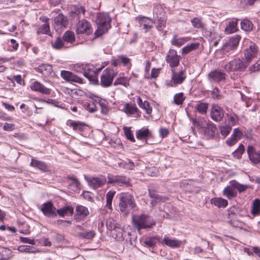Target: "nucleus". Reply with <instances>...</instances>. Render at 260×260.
<instances>
[{
  "mask_svg": "<svg viewBox=\"0 0 260 260\" xmlns=\"http://www.w3.org/2000/svg\"><path fill=\"white\" fill-rule=\"evenodd\" d=\"M231 129L232 127L227 125H225L220 127V133L221 135L224 136H226L228 135H229Z\"/></svg>",
  "mask_w": 260,
  "mask_h": 260,
  "instance_id": "bf43d9fd",
  "label": "nucleus"
},
{
  "mask_svg": "<svg viewBox=\"0 0 260 260\" xmlns=\"http://www.w3.org/2000/svg\"><path fill=\"white\" fill-rule=\"evenodd\" d=\"M89 213L87 208L82 205H78L76 208L75 219L77 220H83Z\"/></svg>",
  "mask_w": 260,
  "mask_h": 260,
  "instance_id": "dca6fc26",
  "label": "nucleus"
},
{
  "mask_svg": "<svg viewBox=\"0 0 260 260\" xmlns=\"http://www.w3.org/2000/svg\"><path fill=\"white\" fill-rule=\"evenodd\" d=\"M260 212V200L255 199L253 202L251 213L253 215L258 214Z\"/></svg>",
  "mask_w": 260,
  "mask_h": 260,
  "instance_id": "8fccbe9b",
  "label": "nucleus"
},
{
  "mask_svg": "<svg viewBox=\"0 0 260 260\" xmlns=\"http://www.w3.org/2000/svg\"><path fill=\"white\" fill-rule=\"evenodd\" d=\"M106 226L109 230L121 231L122 230L117 225L115 221L112 218H109L106 221Z\"/></svg>",
  "mask_w": 260,
  "mask_h": 260,
  "instance_id": "79ce46f5",
  "label": "nucleus"
},
{
  "mask_svg": "<svg viewBox=\"0 0 260 260\" xmlns=\"http://www.w3.org/2000/svg\"><path fill=\"white\" fill-rule=\"evenodd\" d=\"M85 178L88 185L94 189L101 187L107 182L106 177L102 175L89 177L85 176Z\"/></svg>",
  "mask_w": 260,
  "mask_h": 260,
  "instance_id": "39448f33",
  "label": "nucleus"
},
{
  "mask_svg": "<svg viewBox=\"0 0 260 260\" xmlns=\"http://www.w3.org/2000/svg\"><path fill=\"white\" fill-rule=\"evenodd\" d=\"M62 39L63 41L72 43L75 41V34L72 31H67L64 34Z\"/></svg>",
  "mask_w": 260,
  "mask_h": 260,
  "instance_id": "37998d69",
  "label": "nucleus"
},
{
  "mask_svg": "<svg viewBox=\"0 0 260 260\" xmlns=\"http://www.w3.org/2000/svg\"><path fill=\"white\" fill-rule=\"evenodd\" d=\"M180 56L178 55L177 51L170 49L166 56V61L171 68L177 67L180 62Z\"/></svg>",
  "mask_w": 260,
  "mask_h": 260,
  "instance_id": "6e6552de",
  "label": "nucleus"
},
{
  "mask_svg": "<svg viewBox=\"0 0 260 260\" xmlns=\"http://www.w3.org/2000/svg\"><path fill=\"white\" fill-rule=\"evenodd\" d=\"M70 68L76 72L81 73L83 71L84 76L89 81H98L96 72L90 69L85 71V66L83 64H73L70 66Z\"/></svg>",
  "mask_w": 260,
  "mask_h": 260,
  "instance_id": "20e7f679",
  "label": "nucleus"
},
{
  "mask_svg": "<svg viewBox=\"0 0 260 260\" xmlns=\"http://www.w3.org/2000/svg\"><path fill=\"white\" fill-rule=\"evenodd\" d=\"M110 21L111 18L107 14L100 13L97 15L95 22L98 28L94 32L96 37L102 36L110 28Z\"/></svg>",
  "mask_w": 260,
  "mask_h": 260,
  "instance_id": "f257e3e1",
  "label": "nucleus"
},
{
  "mask_svg": "<svg viewBox=\"0 0 260 260\" xmlns=\"http://www.w3.org/2000/svg\"><path fill=\"white\" fill-rule=\"evenodd\" d=\"M192 122L194 126L203 128L204 130L208 126L210 121L204 117H200L198 118H193Z\"/></svg>",
  "mask_w": 260,
  "mask_h": 260,
  "instance_id": "b1692460",
  "label": "nucleus"
},
{
  "mask_svg": "<svg viewBox=\"0 0 260 260\" xmlns=\"http://www.w3.org/2000/svg\"><path fill=\"white\" fill-rule=\"evenodd\" d=\"M249 63L246 60H242L237 59V71H243L249 65Z\"/></svg>",
  "mask_w": 260,
  "mask_h": 260,
  "instance_id": "864d4df0",
  "label": "nucleus"
},
{
  "mask_svg": "<svg viewBox=\"0 0 260 260\" xmlns=\"http://www.w3.org/2000/svg\"><path fill=\"white\" fill-rule=\"evenodd\" d=\"M137 104L139 106L145 110L147 114H150L152 112V108L150 107L149 103L148 101H145L143 102L140 97H138L137 101Z\"/></svg>",
  "mask_w": 260,
  "mask_h": 260,
  "instance_id": "c85d7f7f",
  "label": "nucleus"
},
{
  "mask_svg": "<svg viewBox=\"0 0 260 260\" xmlns=\"http://www.w3.org/2000/svg\"><path fill=\"white\" fill-rule=\"evenodd\" d=\"M121 212L126 213L136 206L133 196L128 193L123 192L120 194V202L119 204Z\"/></svg>",
  "mask_w": 260,
  "mask_h": 260,
  "instance_id": "7ed1b4c3",
  "label": "nucleus"
},
{
  "mask_svg": "<svg viewBox=\"0 0 260 260\" xmlns=\"http://www.w3.org/2000/svg\"><path fill=\"white\" fill-rule=\"evenodd\" d=\"M30 165L31 167L37 168L44 172H46L49 171L48 167L45 162L34 158L31 159Z\"/></svg>",
  "mask_w": 260,
  "mask_h": 260,
  "instance_id": "412c9836",
  "label": "nucleus"
},
{
  "mask_svg": "<svg viewBox=\"0 0 260 260\" xmlns=\"http://www.w3.org/2000/svg\"><path fill=\"white\" fill-rule=\"evenodd\" d=\"M216 132V128L214 124L211 121L208 124V126L204 129L205 134L209 137H213Z\"/></svg>",
  "mask_w": 260,
  "mask_h": 260,
  "instance_id": "2f4dec72",
  "label": "nucleus"
},
{
  "mask_svg": "<svg viewBox=\"0 0 260 260\" xmlns=\"http://www.w3.org/2000/svg\"><path fill=\"white\" fill-rule=\"evenodd\" d=\"M211 203L218 208H225L228 205V201L221 198H213Z\"/></svg>",
  "mask_w": 260,
  "mask_h": 260,
  "instance_id": "473e14b6",
  "label": "nucleus"
},
{
  "mask_svg": "<svg viewBox=\"0 0 260 260\" xmlns=\"http://www.w3.org/2000/svg\"><path fill=\"white\" fill-rule=\"evenodd\" d=\"M74 212V209L71 206H65L62 208L56 210L57 213L60 216L64 217L65 216L72 215Z\"/></svg>",
  "mask_w": 260,
  "mask_h": 260,
  "instance_id": "a878e982",
  "label": "nucleus"
},
{
  "mask_svg": "<svg viewBox=\"0 0 260 260\" xmlns=\"http://www.w3.org/2000/svg\"><path fill=\"white\" fill-rule=\"evenodd\" d=\"M93 29L89 22L83 19L79 21L77 24L76 32L77 34H84L88 36L92 34Z\"/></svg>",
  "mask_w": 260,
  "mask_h": 260,
  "instance_id": "423d86ee",
  "label": "nucleus"
},
{
  "mask_svg": "<svg viewBox=\"0 0 260 260\" xmlns=\"http://www.w3.org/2000/svg\"><path fill=\"white\" fill-rule=\"evenodd\" d=\"M71 182L69 185V188L72 191L76 192L81 189V184L75 177L70 178Z\"/></svg>",
  "mask_w": 260,
  "mask_h": 260,
  "instance_id": "c756f323",
  "label": "nucleus"
},
{
  "mask_svg": "<svg viewBox=\"0 0 260 260\" xmlns=\"http://www.w3.org/2000/svg\"><path fill=\"white\" fill-rule=\"evenodd\" d=\"M200 44L199 43H193L184 47L182 49V54H186L189 52L195 50L199 48Z\"/></svg>",
  "mask_w": 260,
  "mask_h": 260,
  "instance_id": "e433bc0d",
  "label": "nucleus"
},
{
  "mask_svg": "<svg viewBox=\"0 0 260 260\" xmlns=\"http://www.w3.org/2000/svg\"><path fill=\"white\" fill-rule=\"evenodd\" d=\"M116 73L114 70L110 68H107L105 70L101 76V81H112Z\"/></svg>",
  "mask_w": 260,
  "mask_h": 260,
  "instance_id": "5701e85b",
  "label": "nucleus"
},
{
  "mask_svg": "<svg viewBox=\"0 0 260 260\" xmlns=\"http://www.w3.org/2000/svg\"><path fill=\"white\" fill-rule=\"evenodd\" d=\"M223 194L230 200L236 197L237 192L232 186H226L223 190Z\"/></svg>",
  "mask_w": 260,
  "mask_h": 260,
  "instance_id": "c9c22d12",
  "label": "nucleus"
},
{
  "mask_svg": "<svg viewBox=\"0 0 260 260\" xmlns=\"http://www.w3.org/2000/svg\"><path fill=\"white\" fill-rule=\"evenodd\" d=\"M132 221L134 227L140 231L141 229L151 228L155 222L149 216L144 214L133 216Z\"/></svg>",
  "mask_w": 260,
  "mask_h": 260,
  "instance_id": "f03ea898",
  "label": "nucleus"
},
{
  "mask_svg": "<svg viewBox=\"0 0 260 260\" xmlns=\"http://www.w3.org/2000/svg\"><path fill=\"white\" fill-rule=\"evenodd\" d=\"M161 243L171 248H178L182 244V242L175 239H171L168 237L165 236Z\"/></svg>",
  "mask_w": 260,
  "mask_h": 260,
  "instance_id": "aec40b11",
  "label": "nucleus"
},
{
  "mask_svg": "<svg viewBox=\"0 0 260 260\" xmlns=\"http://www.w3.org/2000/svg\"><path fill=\"white\" fill-rule=\"evenodd\" d=\"M124 132L125 135L126 136L127 139L133 142L135 141V138L133 135L132 131L130 129V128L125 127L124 128Z\"/></svg>",
  "mask_w": 260,
  "mask_h": 260,
  "instance_id": "052dcab7",
  "label": "nucleus"
},
{
  "mask_svg": "<svg viewBox=\"0 0 260 260\" xmlns=\"http://www.w3.org/2000/svg\"><path fill=\"white\" fill-rule=\"evenodd\" d=\"M257 54V47L254 44L250 45L245 51V57L246 60L250 63L252 59L255 58Z\"/></svg>",
  "mask_w": 260,
  "mask_h": 260,
  "instance_id": "ddd939ff",
  "label": "nucleus"
},
{
  "mask_svg": "<svg viewBox=\"0 0 260 260\" xmlns=\"http://www.w3.org/2000/svg\"><path fill=\"white\" fill-rule=\"evenodd\" d=\"M97 99L98 100V103L100 105L102 110H103L104 108H106L107 102L104 99H102L100 97H98Z\"/></svg>",
  "mask_w": 260,
  "mask_h": 260,
  "instance_id": "338daca9",
  "label": "nucleus"
},
{
  "mask_svg": "<svg viewBox=\"0 0 260 260\" xmlns=\"http://www.w3.org/2000/svg\"><path fill=\"white\" fill-rule=\"evenodd\" d=\"M116 194V191L113 190H109L106 194V204L105 208L112 210V203L114 197Z\"/></svg>",
  "mask_w": 260,
  "mask_h": 260,
  "instance_id": "393cba45",
  "label": "nucleus"
},
{
  "mask_svg": "<svg viewBox=\"0 0 260 260\" xmlns=\"http://www.w3.org/2000/svg\"><path fill=\"white\" fill-rule=\"evenodd\" d=\"M224 116L223 110L218 105H214L211 109V116L213 120L219 121Z\"/></svg>",
  "mask_w": 260,
  "mask_h": 260,
  "instance_id": "f8f14e48",
  "label": "nucleus"
},
{
  "mask_svg": "<svg viewBox=\"0 0 260 260\" xmlns=\"http://www.w3.org/2000/svg\"><path fill=\"white\" fill-rule=\"evenodd\" d=\"M150 132L148 128H142L136 133V137L140 140L145 139L149 135Z\"/></svg>",
  "mask_w": 260,
  "mask_h": 260,
  "instance_id": "a19ab883",
  "label": "nucleus"
},
{
  "mask_svg": "<svg viewBox=\"0 0 260 260\" xmlns=\"http://www.w3.org/2000/svg\"><path fill=\"white\" fill-rule=\"evenodd\" d=\"M34 248L30 246L21 245L18 247V250L20 252L35 253Z\"/></svg>",
  "mask_w": 260,
  "mask_h": 260,
  "instance_id": "5fc2aeb1",
  "label": "nucleus"
},
{
  "mask_svg": "<svg viewBox=\"0 0 260 260\" xmlns=\"http://www.w3.org/2000/svg\"><path fill=\"white\" fill-rule=\"evenodd\" d=\"M20 242L23 243H28L31 245H35V242L34 239H29L26 237H20L19 238Z\"/></svg>",
  "mask_w": 260,
  "mask_h": 260,
  "instance_id": "0e129e2a",
  "label": "nucleus"
},
{
  "mask_svg": "<svg viewBox=\"0 0 260 260\" xmlns=\"http://www.w3.org/2000/svg\"><path fill=\"white\" fill-rule=\"evenodd\" d=\"M15 128V125L12 123H5L3 126V129L7 131H12Z\"/></svg>",
  "mask_w": 260,
  "mask_h": 260,
  "instance_id": "69168bd1",
  "label": "nucleus"
},
{
  "mask_svg": "<svg viewBox=\"0 0 260 260\" xmlns=\"http://www.w3.org/2000/svg\"><path fill=\"white\" fill-rule=\"evenodd\" d=\"M41 211L45 215L49 217H52L57 215L56 208L51 202L43 204L41 208Z\"/></svg>",
  "mask_w": 260,
  "mask_h": 260,
  "instance_id": "9d476101",
  "label": "nucleus"
},
{
  "mask_svg": "<svg viewBox=\"0 0 260 260\" xmlns=\"http://www.w3.org/2000/svg\"><path fill=\"white\" fill-rule=\"evenodd\" d=\"M136 19L138 20L140 27H142L145 32L149 31L155 23V21L153 20L145 17L139 16Z\"/></svg>",
  "mask_w": 260,
  "mask_h": 260,
  "instance_id": "9b49d317",
  "label": "nucleus"
},
{
  "mask_svg": "<svg viewBox=\"0 0 260 260\" xmlns=\"http://www.w3.org/2000/svg\"><path fill=\"white\" fill-rule=\"evenodd\" d=\"M192 25L197 28H203L204 27V24L202 22L201 19L198 17H195L191 20Z\"/></svg>",
  "mask_w": 260,
  "mask_h": 260,
  "instance_id": "4d7b16f0",
  "label": "nucleus"
},
{
  "mask_svg": "<svg viewBox=\"0 0 260 260\" xmlns=\"http://www.w3.org/2000/svg\"><path fill=\"white\" fill-rule=\"evenodd\" d=\"M52 46L55 49H60L63 46L62 40L60 38H58L54 43H52Z\"/></svg>",
  "mask_w": 260,
  "mask_h": 260,
  "instance_id": "680f3d73",
  "label": "nucleus"
},
{
  "mask_svg": "<svg viewBox=\"0 0 260 260\" xmlns=\"http://www.w3.org/2000/svg\"><path fill=\"white\" fill-rule=\"evenodd\" d=\"M238 20L236 19L235 20H233L229 22L225 28V32L227 34H231L235 32L237 30V24Z\"/></svg>",
  "mask_w": 260,
  "mask_h": 260,
  "instance_id": "cd10ccee",
  "label": "nucleus"
},
{
  "mask_svg": "<svg viewBox=\"0 0 260 260\" xmlns=\"http://www.w3.org/2000/svg\"><path fill=\"white\" fill-rule=\"evenodd\" d=\"M243 136V133L238 129L235 128L231 137L226 140V144L229 146L235 145Z\"/></svg>",
  "mask_w": 260,
  "mask_h": 260,
  "instance_id": "2eb2a0df",
  "label": "nucleus"
},
{
  "mask_svg": "<svg viewBox=\"0 0 260 260\" xmlns=\"http://www.w3.org/2000/svg\"><path fill=\"white\" fill-rule=\"evenodd\" d=\"M119 58L121 59V61L123 63L124 66H126L129 63L130 59L123 55L119 56Z\"/></svg>",
  "mask_w": 260,
  "mask_h": 260,
  "instance_id": "774afa93",
  "label": "nucleus"
},
{
  "mask_svg": "<svg viewBox=\"0 0 260 260\" xmlns=\"http://www.w3.org/2000/svg\"><path fill=\"white\" fill-rule=\"evenodd\" d=\"M60 76L66 81H82L80 78L70 71H61Z\"/></svg>",
  "mask_w": 260,
  "mask_h": 260,
  "instance_id": "6ab92c4d",
  "label": "nucleus"
},
{
  "mask_svg": "<svg viewBox=\"0 0 260 260\" xmlns=\"http://www.w3.org/2000/svg\"><path fill=\"white\" fill-rule=\"evenodd\" d=\"M50 31V27L48 23H44L37 30L38 34H48Z\"/></svg>",
  "mask_w": 260,
  "mask_h": 260,
  "instance_id": "6e6d98bb",
  "label": "nucleus"
},
{
  "mask_svg": "<svg viewBox=\"0 0 260 260\" xmlns=\"http://www.w3.org/2000/svg\"><path fill=\"white\" fill-rule=\"evenodd\" d=\"M69 125L72 127L74 130L79 131L80 132L83 130L84 124L80 121H71L69 122Z\"/></svg>",
  "mask_w": 260,
  "mask_h": 260,
  "instance_id": "a18cd8bd",
  "label": "nucleus"
},
{
  "mask_svg": "<svg viewBox=\"0 0 260 260\" xmlns=\"http://www.w3.org/2000/svg\"><path fill=\"white\" fill-rule=\"evenodd\" d=\"M159 71H160L159 69H155V68L152 69L151 70V77L149 78V77H147V78L151 79H156L158 77V76L159 74Z\"/></svg>",
  "mask_w": 260,
  "mask_h": 260,
  "instance_id": "e2e57ef3",
  "label": "nucleus"
},
{
  "mask_svg": "<svg viewBox=\"0 0 260 260\" xmlns=\"http://www.w3.org/2000/svg\"><path fill=\"white\" fill-rule=\"evenodd\" d=\"M248 157L253 165L259 164L260 166V152L256 151L251 145H249L247 148Z\"/></svg>",
  "mask_w": 260,
  "mask_h": 260,
  "instance_id": "1a4fd4ad",
  "label": "nucleus"
},
{
  "mask_svg": "<svg viewBox=\"0 0 260 260\" xmlns=\"http://www.w3.org/2000/svg\"><path fill=\"white\" fill-rule=\"evenodd\" d=\"M35 70L43 75H48L51 72L52 67L49 64H42L35 68Z\"/></svg>",
  "mask_w": 260,
  "mask_h": 260,
  "instance_id": "f704fd0d",
  "label": "nucleus"
},
{
  "mask_svg": "<svg viewBox=\"0 0 260 260\" xmlns=\"http://www.w3.org/2000/svg\"><path fill=\"white\" fill-rule=\"evenodd\" d=\"M173 75L172 79L173 81H183L185 79L184 72L181 70L179 73H175L174 70H172Z\"/></svg>",
  "mask_w": 260,
  "mask_h": 260,
  "instance_id": "ea45409f",
  "label": "nucleus"
},
{
  "mask_svg": "<svg viewBox=\"0 0 260 260\" xmlns=\"http://www.w3.org/2000/svg\"><path fill=\"white\" fill-rule=\"evenodd\" d=\"M245 150L244 146L242 144H240L239 147L233 152L234 157L240 159L241 158L242 155Z\"/></svg>",
  "mask_w": 260,
  "mask_h": 260,
  "instance_id": "603ef678",
  "label": "nucleus"
},
{
  "mask_svg": "<svg viewBox=\"0 0 260 260\" xmlns=\"http://www.w3.org/2000/svg\"><path fill=\"white\" fill-rule=\"evenodd\" d=\"M124 111L128 115H133L137 114L138 109L135 105L126 103L124 106Z\"/></svg>",
  "mask_w": 260,
  "mask_h": 260,
  "instance_id": "7c9ffc66",
  "label": "nucleus"
},
{
  "mask_svg": "<svg viewBox=\"0 0 260 260\" xmlns=\"http://www.w3.org/2000/svg\"><path fill=\"white\" fill-rule=\"evenodd\" d=\"M189 40L188 38L182 37L177 38V36L174 35L173 39L171 41V44L177 47H180L183 45L185 43Z\"/></svg>",
  "mask_w": 260,
  "mask_h": 260,
  "instance_id": "bb28decb",
  "label": "nucleus"
},
{
  "mask_svg": "<svg viewBox=\"0 0 260 260\" xmlns=\"http://www.w3.org/2000/svg\"><path fill=\"white\" fill-rule=\"evenodd\" d=\"M241 28L245 31L252 30L253 26L252 23L248 19H243L240 23Z\"/></svg>",
  "mask_w": 260,
  "mask_h": 260,
  "instance_id": "4c0bfd02",
  "label": "nucleus"
},
{
  "mask_svg": "<svg viewBox=\"0 0 260 260\" xmlns=\"http://www.w3.org/2000/svg\"><path fill=\"white\" fill-rule=\"evenodd\" d=\"M224 69L229 71H237V59H235L229 63L225 64L224 66Z\"/></svg>",
  "mask_w": 260,
  "mask_h": 260,
  "instance_id": "c03bdc74",
  "label": "nucleus"
},
{
  "mask_svg": "<svg viewBox=\"0 0 260 260\" xmlns=\"http://www.w3.org/2000/svg\"><path fill=\"white\" fill-rule=\"evenodd\" d=\"M241 39V37L238 35L230 38L222 48L223 53L228 52L230 50L235 49L239 45Z\"/></svg>",
  "mask_w": 260,
  "mask_h": 260,
  "instance_id": "0eeeda50",
  "label": "nucleus"
},
{
  "mask_svg": "<svg viewBox=\"0 0 260 260\" xmlns=\"http://www.w3.org/2000/svg\"><path fill=\"white\" fill-rule=\"evenodd\" d=\"M209 79L214 81H221L226 79V74L219 70L211 72L209 75Z\"/></svg>",
  "mask_w": 260,
  "mask_h": 260,
  "instance_id": "f3484780",
  "label": "nucleus"
},
{
  "mask_svg": "<svg viewBox=\"0 0 260 260\" xmlns=\"http://www.w3.org/2000/svg\"><path fill=\"white\" fill-rule=\"evenodd\" d=\"M67 25V18L60 14L54 19V27L56 30L65 27Z\"/></svg>",
  "mask_w": 260,
  "mask_h": 260,
  "instance_id": "a211bd4d",
  "label": "nucleus"
},
{
  "mask_svg": "<svg viewBox=\"0 0 260 260\" xmlns=\"http://www.w3.org/2000/svg\"><path fill=\"white\" fill-rule=\"evenodd\" d=\"M197 111L202 114L206 113L208 105L205 103H199L194 107Z\"/></svg>",
  "mask_w": 260,
  "mask_h": 260,
  "instance_id": "de8ad7c7",
  "label": "nucleus"
},
{
  "mask_svg": "<svg viewBox=\"0 0 260 260\" xmlns=\"http://www.w3.org/2000/svg\"><path fill=\"white\" fill-rule=\"evenodd\" d=\"M83 107L90 113H93L97 110L96 106L94 102H85L83 104Z\"/></svg>",
  "mask_w": 260,
  "mask_h": 260,
  "instance_id": "3c124183",
  "label": "nucleus"
},
{
  "mask_svg": "<svg viewBox=\"0 0 260 260\" xmlns=\"http://www.w3.org/2000/svg\"><path fill=\"white\" fill-rule=\"evenodd\" d=\"M185 99L183 92H180L175 94L173 102L177 105H182Z\"/></svg>",
  "mask_w": 260,
  "mask_h": 260,
  "instance_id": "49530a36",
  "label": "nucleus"
},
{
  "mask_svg": "<svg viewBox=\"0 0 260 260\" xmlns=\"http://www.w3.org/2000/svg\"><path fill=\"white\" fill-rule=\"evenodd\" d=\"M156 20L157 23L156 27L159 30H160L162 27L165 25L166 22L165 14L164 11H162L159 16L157 15Z\"/></svg>",
  "mask_w": 260,
  "mask_h": 260,
  "instance_id": "72a5a7b5",
  "label": "nucleus"
},
{
  "mask_svg": "<svg viewBox=\"0 0 260 260\" xmlns=\"http://www.w3.org/2000/svg\"><path fill=\"white\" fill-rule=\"evenodd\" d=\"M108 183L114 184L118 186L126 185L128 183V180L125 177L119 176H111L110 175H108Z\"/></svg>",
  "mask_w": 260,
  "mask_h": 260,
  "instance_id": "4468645a",
  "label": "nucleus"
},
{
  "mask_svg": "<svg viewBox=\"0 0 260 260\" xmlns=\"http://www.w3.org/2000/svg\"><path fill=\"white\" fill-rule=\"evenodd\" d=\"M230 183L232 187L236 188L240 192L244 191L248 188V185L240 184L236 180H232Z\"/></svg>",
  "mask_w": 260,
  "mask_h": 260,
  "instance_id": "58836bf2",
  "label": "nucleus"
},
{
  "mask_svg": "<svg viewBox=\"0 0 260 260\" xmlns=\"http://www.w3.org/2000/svg\"><path fill=\"white\" fill-rule=\"evenodd\" d=\"M159 240V237L157 236L153 237L147 238L144 243L145 245L149 247H153L155 246L157 242Z\"/></svg>",
  "mask_w": 260,
  "mask_h": 260,
  "instance_id": "09e8293b",
  "label": "nucleus"
},
{
  "mask_svg": "<svg viewBox=\"0 0 260 260\" xmlns=\"http://www.w3.org/2000/svg\"><path fill=\"white\" fill-rule=\"evenodd\" d=\"M30 87L32 90L38 91L43 94H49L50 93V90L45 87L41 82H32Z\"/></svg>",
  "mask_w": 260,
  "mask_h": 260,
  "instance_id": "4be33fe9",
  "label": "nucleus"
},
{
  "mask_svg": "<svg viewBox=\"0 0 260 260\" xmlns=\"http://www.w3.org/2000/svg\"><path fill=\"white\" fill-rule=\"evenodd\" d=\"M95 233L93 231H85L81 233V236L85 239H91L95 236Z\"/></svg>",
  "mask_w": 260,
  "mask_h": 260,
  "instance_id": "13d9d810",
  "label": "nucleus"
}]
</instances>
